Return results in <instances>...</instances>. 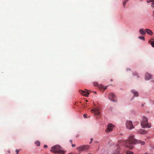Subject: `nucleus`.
<instances>
[{
  "instance_id": "5701e85b",
  "label": "nucleus",
  "mask_w": 154,
  "mask_h": 154,
  "mask_svg": "<svg viewBox=\"0 0 154 154\" xmlns=\"http://www.w3.org/2000/svg\"><path fill=\"white\" fill-rule=\"evenodd\" d=\"M19 150H18V149H16V152H17V153H18V152H19Z\"/></svg>"
},
{
  "instance_id": "a878e982",
  "label": "nucleus",
  "mask_w": 154,
  "mask_h": 154,
  "mask_svg": "<svg viewBox=\"0 0 154 154\" xmlns=\"http://www.w3.org/2000/svg\"><path fill=\"white\" fill-rule=\"evenodd\" d=\"M48 146L47 145H44V148H46Z\"/></svg>"
},
{
  "instance_id": "f704fd0d",
  "label": "nucleus",
  "mask_w": 154,
  "mask_h": 154,
  "mask_svg": "<svg viewBox=\"0 0 154 154\" xmlns=\"http://www.w3.org/2000/svg\"><path fill=\"white\" fill-rule=\"evenodd\" d=\"M96 93H97V92H96V91H95V92H94V93L95 94H96Z\"/></svg>"
},
{
  "instance_id": "f03ea898",
  "label": "nucleus",
  "mask_w": 154,
  "mask_h": 154,
  "mask_svg": "<svg viewBox=\"0 0 154 154\" xmlns=\"http://www.w3.org/2000/svg\"><path fill=\"white\" fill-rule=\"evenodd\" d=\"M51 151L55 153H59L61 154H64V152L61 149V147L59 145L52 147L51 148Z\"/></svg>"
},
{
  "instance_id": "20e7f679",
  "label": "nucleus",
  "mask_w": 154,
  "mask_h": 154,
  "mask_svg": "<svg viewBox=\"0 0 154 154\" xmlns=\"http://www.w3.org/2000/svg\"><path fill=\"white\" fill-rule=\"evenodd\" d=\"M91 111L92 112L94 113L95 115L97 116V118H100L101 115L100 111V108L94 107L93 109H91Z\"/></svg>"
},
{
  "instance_id": "6e6552de",
  "label": "nucleus",
  "mask_w": 154,
  "mask_h": 154,
  "mask_svg": "<svg viewBox=\"0 0 154 154\" xmlns=\"http://www.w3.org/2000/svg\"><path fill=\"white\" fill-rule=\"evenodd\" d=\"M114 127V126L112 124H109L108 125L107 128L105 130L106 132L107 133H109L112 130Z\"/></svg>"
},
{
  "instance_id": "a211bd4d",
  "label": "nucleus",
  "mask_w": 154,
  "mask_h": 154,
  "mask_svg": "<svg viewBox=\"0 0 154 154\" xmlns=\"http://www.w3.org/2000/svg\"><path fill=\"white\" fill-rule=\"evenodd\" d=\"M35 144L38 146H39L40 145V143L39 141H36L35 142Z\"/></svg>"
},
{
  "instance_id": "e433bc0d",
  "label": "nucleus",
  "mask_w": 154,
  "mask_h": 154,
  "mask_svg": "<svg viewBox=\"0 0 154 154\" xmlns=\"http://www.w3.org/2000/svg\"><path fill=\"white\" fill-rule=\"evenodd\" d=\"M88 154H92L91 153H88Z\"/></svg>"
},
{
  "instance_id": "393cba45",
  "label": "nucleus",
  "mask_w": 154,
  "mask_h": 154,
  "mask_svg": "<svg viewBox=\"0 0 154 154\" xmlns=\"http://www.w3.org/2000/svg\"><path fill=\"white\" fill-rule=\"evenodd\" d=\"M72 147H74L75 146V145L74 144H72Z\"/></svg>"
},
{
  "instance_id": "f3484780",
  "label": "nucleus",
  "mask_w": 154,
  "mask_h": 154,
  "mask_svg": "<svg viewBox=\"0 0 154 154\" xmlns=\"http://www.w3.org/2000/svg\"><path fill=\"white\" fill-rule=\"evenodd\" d=\"M134 154V152H131V151H128L126 153V154Z\"/></svg>"
},
{
  "instance_id": "2f4dec72",
  "label": "nucleus",
  "mask_w": 154,
  "mask_h": 154,
  "mask_svg": "<svg viewBox=\"0 0 154 154\" xmlns=\"http://www.w3.org/2000/svg\"><path fill=\"white\" fill-rule=\"evenodd\" d=\"M91 141H92V140H93V139L92 138H91ZM91 142H91H91H90V143H91Z\"/></svg>"
},
{
  "instance_id": "b1692460",
  "label": "nucleus",
  "mask_w": 154,
  "mask_h": 154,
  "mask_svg": "<svg viewBox=\"0 0 154 154\" xmlns=\"http://www.w3.org/2000/svg\"><path fill=\"white\" fill-rule=\"evenodd\" d=\"M151 6L154 8V3H152L151 5Z\"/></svg>"
},
{
  "instance_id": "9b49d317",
  "label": "nucleus",
  "mask_w": 154,
  "mask_h": 154,
  "mask_svg": "<svg viewBox=\"0 0 154 154\" xmlns=\"http://www.w3.org/2000/svg\"><path fill=\"white\" fill-rule=\"evenodd\" d=\"M145 31L146 33V32L147 34H149V35H152L153 34V32L152 31V30L148 29H145Z\"/></svg>"
},
{
  "instance_id": "2eb2a0df",
  "label": "nucleus",
  "mask_w": 154,
  "mask_h": 154,
  "mask_svg": "<svg viewBox=\"0 0 154 154\" xmlns=\"http://www.w3.org/2000/svg\"><path fill=\"white\" fill-rule=\"evenodd\" d=\"M149 42L151 43V45L152 46V47H154V39H151L149 41Z\"/></svg>"
},
{
  "instance_id": "c9c22d12",
  "label": "nucleus",
  "mask_w": 154,
  "mask_h": 154,
  "mask_svg": "<svg viewBox=\"0 0 154 154\" xmlns=\"http://www.w3.org/2000/svg\"><path fill=\"white\" fill-rule=\"evenodd\" d=\"M112 79H111V81H112Z\"/></svg>"
},
{
  "instance_id": "f8f14e48",
  "label": "nucleus",
  "mask_w": 154,
  "mask_h": 154,
  "mask_svg": "<svg viewBox=\"0 0 154 154\" xmlns=\"http://www.w3.org/2000/svg\"><path fill=\"white\" fill-rule=\"evenodd\" d=\"M139 32L140 33V35H144L146 34V32L145 30V31L144 29H143V28L140 29L139 30Z\"/></svg>"
},
{
  "instance_id": "4c0bfd02",
  "label": "nucleus",
  "mask_w": 154,
  "mask_h": 154,
  "mask_svg": "<svg viewBox=\"0 0 154 154\" xmlns=\"http://www.w3.org/2000/svg\"><path fill=\"white\" fill-rule=\"evenodd\" d=\"M17 154H18V153H17Z\"/></svg>"
},
{
  "instance_id": "0eeeda50",
  "label": "nucleus",
  "mask_w": 154,
  "mask_h": 154,
  "mask_svg": "<svg viewBox=\"0 0 154 154\" xmlns=\"http://www.w3.org/2000/svg\"><path fill=\"white\" fill-rule=\"evenodd\" d=\"M126 125L127 128L129 129H131L134 128L132 122L130 121H127L126 123Z\"/></svg>"
},
{
  "instance_id": "1a4fd4ad",
  "label": "nucleus",
  "mask_w": 154,
  "mask_h": 154,
  "mask_svg": "<svg viewBox=\"0 0 154 154\" xmlns=\"http://www.w3.org/2000/svg\"><path fill=\"white\" fill-rule=\"evenodd\" d=\"M109 99L113 102H116V100L115 99V96L114 94L112 93H110L109 95Z\"/></svg>"
},
{
  "instance_id": "4be33fe9",
  "label": "nucleus",
  "mask_w": 154,
  "mask_h": 154,
  "mask_svg": "<svg viewBox=\"0 0 154 154\" xmlns=\"http://www.w3.org/2000/svg\"><path fill=\"white\" fill-rule=\"evenodd\" d=\"M98 85V84L96 82H94V86H97Z\"/></svg>"
},
{
  "instance_id": "ddd939ff",
  "label": "nucleus",
  "mask_w": 154,
  "mask_h": 154,
  "mask_svg": "<svg viewBox=\"0 0 154 154\" xmlns=\"http://www.w3.org/2000/svg\"><path fill=\"white\" fill-rule=\"evenodd\" d=\"M131 92L134 95V97H137L139 95V93L138 92L135 91V90H132L131 91Z\"/></svg>"
},
{
  "instance_id": "aec40b11",
  "label": "nucleus",
  "mask_w": 154,
  "mask_h": 154,
  "mask_svg": "<svg viewBox=\"0 0 154 154\" xmlns=\"http://www.w3.org/2000/svg\"><path fill=\"white\" fill-rule=\"evenodd\" d=\"M138 38H139L140 39L143 40H145L144 38L142 36H139Z\"/></svg>"
},
{
  "instance_id": "f257e3e1",
  "label": "nucleus",
  "mask_w": 154,
  "mask_h": 154,
  "mask_svg": "<svg viewBox=\"0 0 154 154\" xmlns=\"http://www.w3.org/2000/svg\"><path fill=\"white\" fill-rule=\"evenodd\" d=\"M134 137L132 135L128 137V140L125 141V145L126 147L131 149L133 148V144L137 143H141L142 145H144L145 142L144 141L142 142L140 140H137L134 138Z\"/></svg>"
},
{
  "instance_id": "412c9836",
  "label": "nucleus",
  "mask_w": 154,
  "mask_h": 154,
  "mask_svg": "<svg viewBox=\"0 0 154 154\" xmlns=\"http://www.w3.org/2000/svg\"><path fill=\"white\" fill-rule=\"evenodd\" d=\"M134 76L137 75V78L139 77V76L138 75V74L136 72H135L134 73Z\"/></svg>"
},
{
  "instance_id": "7ed1b4c3",
  "label": "nucleus",
  "mask_w": 154,
  "mask_h": 154,
  "mask_svg": "<svg viewBox=\"0 0 154 154\" xmlns=\"http://www.w3.org/2000/svg\"><path fill=\"white\" fill-rule=\"evenodd\" d=\"M141 125L143 128L145 127L150 128L151 127L150 124L148 123L147 119L144 116L142 118L141 122Z\"/></svg>"
},
{
  "instance_id": "4468645a",
  "label": "nucleus",
  "mask_w": 154,
  "mask_h": 154,
  "mask_svg": "<svg viewBox=\"0 0 154 154\" xmlns=\"http://www.w3.org/2000/svg\"><path fill=\"white\" fill-rule=\"evenodd\" d=\"M138 132L140 134H145L146 133L145 130L142 129L139 130Z\"/></svg>"
},
{
  "instance_id": "72a5a7b5",
  "label": "nucleus",
  "mask_w": 154,
  "mask_h": 154,
  "mask_svg": "<svg viewBox=\"0 0 154 154\" xmlns=\"http://www.w3.org/2000/svg\"><path fill=\"white\" fill-rule=\"evenodd\" d=\"M127 70H130L131 69H127Z\"/></svg>"
},
{
  "instance_id": "cd10ccee",
  "label": "nucleus",
  "mask_w": 154,
  "mask_h": 154,
  "mask_svg": "<svg viewBox=\"0 0 154 154\" xmlns=\"http://www.w3.org/2000/svg\"><path fill=\"white\" fill-rule=\"evenodd\" d=\"M151 2H154V0H150Z\"/></svg>"
},
{
  "instance_id": "bb28decb",
  "label": "nucleus",
  "mask_w": 154,
  "mask_h": 154,
  "mask_svg": "<svg viewBox=\"0 0 154 154\" xmlns=\"http://www.w3.org/2000/svg\"><path fill=\"white\" fill-rule=\"evenodd\" d=\"M70 142L71 143H72V140H69Z\"/></svg>"
},
{
  "instance_id": "c85d7f7f",
  "label": "nucleus",
  "mask_w": 154,
  "mask_h": 154,
  "mask_svg": "<svg viewBox=\"0 0 154 154\" xmlns=\"http://www.w3.org/2000/svg\"><path fill=\"white\" fill-rule=\"evenodd\" d=\"M153 17H154V11H153Z\"/></svg>"
},
{
  "instance_id": "c756f323",
  "label": "nucleus",
  "mask_w": 154,
  "mask_h": 154,
  "mask_svg": "<svg viewBox=\"0 0 154 154\" xmlns=\"http://www.w3.org/2000/svg\"><path fill=\"white\" fill-rule=\"evenodd\" d=\"M150 2V1H147V3H149V2Z\"/></svg>"
},
{
  "instance_id": "423d86ee",
  "label": "nucleus",
  "mask_w": 154,
  "mask_h": 154,
  "mask_svg": "<svg viewBox=\"0 0 154 154\" xmlns=\"http://www.w3.org/2000/svg\"><path fill=\"white\" fill-rule=\"evenodd\" d=\"M85 90L87 91H85L82 90H79V93L82 95L86 97H88L89 94V91H90L89 90H88L86 89H85Z\"/></svg>"
},
{
  "instance_id": "7c9ffc66",
  "label": "nucleus",
  "mask_w": 154,
  "mask_h": 154,
  "mask_svg": "<svg viewBox=\"0 0 154 154\" xmlns=\"http://www.w3.org/2000/svg\"><path fill=\"white\" fill-rule=\"evenodd\" d=\"M86 114H84V115H83V116H84L85 118L86 117Z\"/></svg>"
},
{
  "instance_id": "6ab92c4d",
  "label": "nucleus",
  "mask_w": 154,
  "mask_h": 154,
  "mask_svg": "<svg viewBox=\"0 0 154 154\" xmlns=\"http://www.w3.org/2000/svg\"><path fill=\"white\" fill-rule=\"evenodd\" d=\"M129 0H126V1H125L123 2V5L124 7H125V5L127 2H128Z\"/></svg>"
},
{
  "instance_id": "dca6fc26",
  "label": "nucleus",
  "mask_w": 154,
  "mask_h": 154,
  "mask_svg": "<svg viewBox=\"0 0 154 154\" xmlns=\"http://www.w3.org/2000/svg\"><path fill=\"white\" fill-rule=\"evenodd\" d=\"M119 149L118 148L116 151L114 152V154H119Z\"/></svg>"
},
{
  "instance_id": "9d476101",
  "label": "nucleus",
  "mask_w": 154,
  "mask_h": 154,
  "mask_svg": "<svg viewBox=\"0 0 154 154\" xmlns=\"http://www.w3.org/2000/svg\"><path fill=\"white\" fill-rule=\"evenodd\" d=\"M152 78V75L148 72L145 74V79L146 80H149Z\"/></svg>"
},
{
  "instance_id": "39448f33",
  "label": "nucleus",
  "mask_w": 154,
  "mask_h": 154,
  "mask_svg": "<svg viewBox=\"0 0 154 154\" xmlns=\"http://www.w3.org/2000/svg\"><path fill=\"white\" fill-rule=\"evenodd\" d=\"M90 146L88 145H82L76 148L79 151H85L89 149Z\"/></svg>"
},
{
  "instance_id": "58836bf2",
  "label": "nucleus",
  "mask_w": 154,
  "mask_h": 154,
  "mask_svg": "<svg viewBox=\"0 0 154 154\" xmlns=\"http://www.w3.org/2000/svg\"><path fill=\"white\" fill-rule=\"evenodd\" d=\"M145 154H147V153H145Z\"/></svg>"
},
{
  "instance_id": "473e14b6",
  "label": "nucleus",
  "mask_w": 154,
  "mask_h": 154,
  "mask_svg": "<svg viewBox=\"0 0 154 154\" xmlns=\"http://www.w3.org/2000/svg\"><path fill=\"white\" fill-rule=\"evenodd\" d=\"M106 87H107V86L106 87H105L104 88V89H106Z\"/></svg>"
}]
</instances>
